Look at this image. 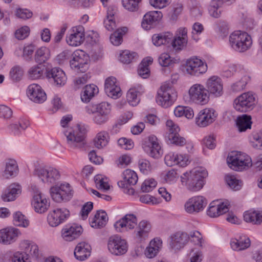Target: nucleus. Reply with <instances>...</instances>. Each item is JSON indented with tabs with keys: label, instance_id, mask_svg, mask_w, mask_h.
I'll return each mask as SVG.
<instances>
[{
	"label": "nucleus",
	"instance_id": "obj_27",
	"mask_svg": "<svg viewBox=\"0 0 262 262\" xmlns=\"http://www.w3.org/2000/svg\"><path fill=\"white\" fill-rule=\"evenodd\" d=\"M66 219L65 210L57 208L50 212L47 217V221L51 227H57L63 223Z\"/></svg>",
	"mask_w": 262,
	"mask_h": 262
},
{
	"label": "nucleus",
	"instance_id": "obj_17",
	"mask_svg": "<svg viewBox=\"0 0 262 262\" xmlns=\"http://www.w3.org/2000/svg\"><path fill=\"white\" fill-rule=\"evenodd\" d=\"M78 133L69 132L68 136H67V139L68 144L71 147L80 148L83 144L84 135L86 134V130L84 126H80L77 125Z\"/></svg>",
	"mask_w": 262,
	"mask_h": 262
},
{
	"label": "nucleus",
	"instance_id": "obj_19",
	"mask_svg": "<svg viewBox=\"0 0 262 262\" xmlns=\"http://www.w3.org/2000/svg\"><path fill=\"white\" fill-rule=\"evenodd\" d=\"M105 92L108 96L116 99L122 95L121 89L115 77L111 76L107 78L105 81Z\"/></svg>",
	"mask_w": 262,
	"mask_h": 262
},
{
	"label": "nucleus",
	"instance_id": "obj_24",
	"mask_svg": "<svg viewBox=\"0 0 262 262\" xmlns=\"http://www.w3.org/2000/svg\"><path fill=\"white\" fill-rule=\"evenodd\" d=\"M229 205L228 202L218 203L217 202L213 201L209 205L207 214L211 217H217L228 211Z\"/></svg>",
	"mask_w": 262,
	"mask_h": 262
},
{
	"label": "nucleus",
	"instance_id": "obj_64",
	"mask_svg": "<svg viewBox=\"0 0 262 262\" xmlns=\"http://www.w3.org/2000/svg\"><path fill=\"white\" fill-rule=\"evenodd\" d=\"M12 262H30L28 257L20 252H15L12 257Z\"/></svg>",
	"mask_w": 262,
	"mask_h": 262
},
{
	"label": "nucleus",
	"instance_id": "obj_12",
	"mask_svg": "<svg viewBox=\"0 0 262 262\" xmlns=\"http://www.w3.org/2000/svg\"><path fill=\"white\" fill-rule=\"evenodd\" d=\"M217 114L212 108H205L199 112L195 118L196 124L204 127L212 124L216 119Z\"/></svg>",
	"mask_w": 262,
	"mask_h": 262
},
{
	"label": "nucleus",
	"instance_id": "obj_39",
	"mask_svg": "<svg viewBox=\"0 0 262 262\" xmlns=\"http://www.w3.org/2000/svg\"><path fill=\"white\" fill-rule=\"evenodd\" d=\"M98 93V89L94 84L86 85L81 94V99L83 102H88Z\"/></svg>",
	"mask_w": 262,
	"mask_h": 262
},
{
	"label": "nucleus",
	"instance_id": "obj_2",
	"mask_svg": "<svg viewBox=\"0 0 262 262\" xmlns=\"http://www.w3.org/2000/svg\"><path fill=\"white\" fill-rule=\"evenodd\" d=\"M177 98V93L172 84L165 83L157 92V103L164 108L171 106Z\"/></svg>",
	"mask_w": 262,
	"mask_h": 262
},
{
	"label": "nucleus",
	"instance_id": "obj_1",
	"mask_svg": "<svg viewBox=\"0 0 262 262\" xmlns=\"http://www.w3.org/2000/svg\"><path fill=\"white\" fill-rule=\"evenodd\" d=\"M229 43L234 51L243 53L250 49L252 45V39L247 32L236 31L230 35Z\"/></svg>",
	"mask_w": 262,
	"mask_h": 262
},
{
	"label": "nucleus",
	"instance_id": "obj_47",
	"mask_svg": "<svg viewBox=\"0 0 262 262\" xmlns=\"http://www.w3.org/2000/svg\"><path fill=\"white\" fill-rule=\"evenodd\" d=\"M82 232L81 226L74 225L67 229V241H72L79 237Z\"/></svg>",
	"mask_w": 262,
	"mask_h": 262
},
{
	"label": "nucleus",
	"instance_id": "obj_42",
	"mask_svg": "<svg viewBox=\"0 0 262 262\" xmlns=\"http://www.w3.org/2000/svg\"><path fill=\"white\" fill-rule=\"evenodd\" d=\"M231 246L233 250L240 251L244 250L250 246V239L245 237L239 239H234L231 242Z\"/></svg>",
	"mask_w": 262,
	"mask_h": 262
},
{
	"label": "nucleus",
	"instance_id": "obj_14",
	"mask_svg": "<svg viewBox=\"0 0 262 262\" xmlns=\"http://www.w3.org/2000/svg\"><path fill=\"white\" fill-rule=\"evenodd\" d=\"M207 70V64L196 57L191 58L186 61V70L191 75L199 76L205 73Z\"/></svg>",
	"mask_w": 262,
	"mask_h": 262
},
{
	"label": "nucleus",
	"instance_id": "obj_57",
	"mask_svg": "<svg viewBox=\"0 0 262 262\" xmlns=\"http://www.w3.org/2000/svg\"><path fill=\"white\" fill-rule=\"evenodd\" d=\"M97 113L102 114L106 116L110 113L111 110V104L106 102H103L96 104Z\"/></svg>",
	"mask_w": 262,
	"mask_h": 262
},
{
	"label": "nucleus",
	"instance_id": "obj_53",
	"mask_svg": "<svg viewBox=\"0 0 262 262\" xmlns=\"http://www.w3.org/2000/svg\"><path fill=\"white\" fill-rule=\"evenodd\" d=\"M222 5V4L219 5L216 1L212 0L208 10L210 16L214 18L220 17L222 13L220 7Z\"/></svg>",
	"mask_w": 262,
	"mask_h": 262
},
{
	"label": "nucleus",
	"instance_id": "obj_36",
	"mask_svg": "<svg viewBox=\"0 0 262 262\" xmlns=\"http://www.w3.org/2000/svg\"><path fill=\"white\" fill-rule=\"evenodd\" d=\"M18 172V167L16 161L13 159H9L5 161V168L4 176L6 178L16 176Z\"/></svg>",
	"mask_w": 262,
	"mask_h": 262
},
{
	"label": "nucleus",
	"instance_id": "obj_31",
	"mask_svg": "<svg viewBox=\"0 0 262 262\" xmlns=\"http://www.w3.org/2000/svg\"><path fill=\"white\" fill-rule=\"evenodd\" d=\"M50 194L53 200L57 203H61L66 199V184L64 182L56 184L51 187Z\"/></svg>",
	"mask_w": 262,
	"mask_h": 262
},
{
	"label": "nucleus",
	"instance_id": "obj_16",
	"mask_svg": "<svg viewBox=\"0 0 262 262\" xmlns=\"http://www.w3.org/2000/svg\"><path fill=\"white\" fill-rule=\"evenodd\" d=\"M21 234L20 230L13 227H9L0 230V243L5 245L11 244L16 241Z\"/></svg>",
	"mask_w": 262,
	"mask_h": 262
},
{
	"label": "nucleus",
	"instance_id": "obj_32",
	"mask_svg": "<svg viewBox=\"0 0 262 262\" xmlns=\"http://www.w3.org/2000/svg\"><path fill=\"white\" fill-rule=\"evenodd\" d=\"M91 247L89 244L85 242H81L78 244L74 251V255L79 260L83 261L90 256Z\"/></svg>",
	"mask_w": 262,
	"mask_h": 262
},
{
	"label": "nucleus",
	"instance_id": "obj_44",
	"mask_svg": "<svg viewBox=\"0 0 262 262\" xmlns=\"http://www.w3.org/2000/svg\"><path fill=\"white\" fill-rule=\"evenodd\" d=\"M50 57V51L49 49L46 47H41L35 52V60L37 62L40 64L45 62Z\"/></svg>",
	"mask_w": 262,
	"mask_h": 262
},
{
	"label": "nucleus",
	"instance_id": "obj_4",
	"mask_svg": "<svg viewBox=\"0 0 262 262\" xmlns=\"http://www.w3.org/2000/svg\"><path fill=\"white\" fill-rule=\"evenodd\" d=\"M89 56L80 50L74 52L71 56L70 66L77 72H85L89 69Z\"/></svg>",
	"mask_w": 262,
	"mask_h": 262
},
{
	"label": "nucleus",
	"instance_id": "obj_43",
	"mask_svg": "<svg viewBox=\"0 0 262 262\" xmlns=\"http://www.w3.org/2000/svg\"><path fill=\"white\" fill-rule=\"evenodd\" d=\"M141 88L140 87L137 88H130L126 95L127 100L128 103L133 105H137L140 101L139 96L141 95V92H140Z\"/></svg>",
	"mask_w": 262,
	"mask_h": 262
},
{
	"label": "nucleus",
	"instance_id": "obj_6",
	"mask_svg": "<svg viewBox=\"0 0 262 262\" xmlns=\"http://www.w3.org/2000/svg\"><path fill=\"white\" fill-rule=\"evenodd\" d=\"M34 174L37 176L42 182L49 184H56L57 182L60 178V172L53 167L37 168L35 170Z\"/></svg>",
	"mask_w": 262,
	"mask_h": 262
},
{
	"label": "nucleus",
	"instance_id": "obj_59",
	"mask_svg": "<svg viewBox=\"0 0 262 262\" xmlns=\"http://www.w3.org/2000/svg\"><path fill=\"white\" fill-rule=\"evenodd\" d=\"M30 33V29L28 26H24L17 30L15 33L16 38L19 40L24 39L28 36Z\"/></svg>",
	"mask_w": 262,
	"mask_h": 262
},
{
	"label": "nucleus",
	"instance_id": "obj_15",
	"mask_svg": "<svg viewBox=\"0 0 262 262\" xmlns=\"http://www.w3.org/2000/svg\"><path fill=\"white\" fill-rule=\"evenodd\" d=\"M27 95L32 101L41 103L47 99V95L41 87L35 83L29 85L27 89Z\"/></svg>",
	"mask_w": 262,
	"mask_h": 262
},
{
	"label": "nucleus",
	"instance_id": "obj_51",
	"mask_svg": "<svg viewBox=\"0 0 262 262\" xmlns=\"http://www.w3.org/2000/svg\"><path fill=\"white\" fill-rule=\"evenodd\" d=\"M13 224L17 226L27 227L29 225V221L21 212L17 211L13 215Z\"/></svg>",
	"mask_w": 262,
	"mask_h": 262
},
{
	"label": "nucleus",
	"instance_id": "obj_61",
	"mask_svg": "<svg viewBox=\"0 0 262 262\" xmlns=\"http://www.w3.org/2000/svg\"><path fill=\"white\" fill-rule=\"evenodd\" d=\"M12 111L9 107L5 105H0V118L8 119L12 116Z\"/></svg>",
	"mask_w": 262,
	"mask_h": 262
},
{
	"label": "nucleus",
	"instance_id": "obj_22",
	"mask_svg": "<svg viewBox=\"0 0 262 262\" xmlns=\"http://www.w3.org/2000/svg\"><path fill=\"white\" fill-rule=\"evenodd\" d=\"M134 230V234L136 238L140 242L145 240L149 235L151 230V225L148 221H141Z\"/></svg>",
	"mask_w": 262,
	"mask_h": 262
},
{
	"label": "nucleus",
	"instance_id": "obj_63",
	"mask_svg": "<svg viewBox=\"0 0 262 262\" xmlns=\"http://www.w3.org/2000/svg\"><path fill=\"white\" fill-rule=\"evenodd\" d=\"M118 144L125 149H130L134 146V142L131 139L121 138L118 141Z\"/></svg>",
	"mask_w": 262,
	"mask_h": 262
},
{
	"label": "nucleus",
	"instance_id": "obj_21",
	"mask_svg": "<svg viewBox=\"0 0 262 262\" xmlns=\"http://www.w3.org/2000/svg\"><path fill=\"white\" fill-rule=\"evenodd\" d=\"M162 16V12L159 11L148 12L143 16L141 26L145 30H150L161 19Z\"/></svg>",
	"mask_w": 262,
	"mask_h": 262
},
{
	"label": "nucleus",
	"instance_id": "obj_13",
	"mask_svg": "<svg viewBox=\"0 0 262 262\" xmlns=\"http://www.w3.org/2000/svg\"><path fill=\"white\" fill-rule=\"evenodd\" d=\"M166 126L169 130L167 138L170 143L180 146L186 143V139L179 134L180 128L177 124L172 120H168L166 122Z\"/></svg>",
	"mask_w": 262,
	"mask_h": 262
},
{
	"label": "nucleus",
	"instance_id": "obj_28",
	"mask_svg": "<svg viewBox=\"0 0 262 262\" xmlns=\"http://www.w3.org/2000/svg\"><path fill=\"white\" fill-rule=\"evenodd\" d=\"M84 40V30L82 26L73 28L69 37V44L71 46H77Z\"/></svg>",
	"mask_w": 262,
	"mask_h": 262
},
{
	"label": "nucleus",
	"instance_id": "obj_56",
	"mask_svg": "<svg viewBox=\"0 0 262 262\" xmlns=\"http://www.w3.org/2000/svg\"><path fill=\"white\" fill-rule=\"evenodd\" d=\"M251 142L254 147L257 149L262 148V131L252 134Z\"/></svg>",
	"mask_w": 262,
	"mask_h": 262
},
{
	"label": "nucleus",
	"instance_id": "obj_10",
	"mask_svg": "<svg viewBox=\"0 0 262 262\" xmlns=\"http://www.w3.org/2000/svg\"><path fill=\"white\" fill-rule=\"evenodd\" d=\"M207 200L203 196L196 195L189 198L185 203V211L190 214H196L204 210Z\"/></svg>",
	"mask_w": 262,
	"mask_h": 262
},
{
	"label": "nucleus",
	"instance_id": "obj_18",
	"mask_svg": "<svg viewBox=\"0 0 262 262\" xmlns=\"http://www.w3.org/2000/svg\"><path fill=\"white\" fill-rule=\"evenodd\" d=\"M138 220L134 214H127L116 222L114 227L118 232H122L123 228L134 229L137 225Z\"/></svg>",
	"mask_w": 262,
	"mask_h": 262
},
{
	"label": "nucleus",
	"instance_id": "obj_3",
	"mask_svg": "<svg viewBox=\"0 0 262 262\" xmlns=\"http://www.w3.org/2000/svg\"><path fill=\"white\" fill-rule=\"evenodd\" d=\"M227 161L229 167L235 171H242L252 165V160L248 155L236 151L229 154Z\"/></svg>",
	"mask_w": 262,
	"mask_h": 262
},
{
	"label": "nucleus",
	"instance_id": "obj_25",
	"mask_svg": "<svg viewBox=\"0 0 262 262\" xmlns=\"http://www.w3.org/2000/svg\"><path fill=\"white\" fill-rule=\"evenodd\" d=\"M66 74L63 70L58 68H54L47 71L46 76L51 82L58 86L64 85V78Z\"/></svg>",
	"mask_w": 262,
	"mask_h": 262
},
{
	"label": "nucleus",
	"instance_id": "obj_45",
	"mask_svg": "<svg viewBox=\"0 0 262 262\" xmlns=\"http://www.w3.org/2000/svg\"><path fill=\"white\" fill-rule=\"evenodd\" d=\"M45 66L39 63L32 66L29 70L28 73L29 77L32 79H38L41 78L44 73Z\"/></svg>",
	"mask_w": 262,
	"mask_h": 262
},
{
	"label": "nucleus",
	"instance_id": "obj_33",
	"mask_svg": "<svg viewBox=\"0 0 262 262\" xmlns=\"http://www.w3.org/2000/svg\"><path fill=\"white\" fill-rule=\"evenodd\" d=\"M123 180L118 182L120 187H127V185H134L138 181L137 173L130 169H126L123 173Z\"/></svg>",
	"mask_w": 262,
	"mask_h": 262
},
{
	"label": "nucleus",
	"instance_id": "obj_23",
	"mask_svg": "<svg viewBox=\"0 0 262 262\" xmlns=\"http://www.w3.org/2000/svg\"><path fill=\"white\" fill-rule=\"evenodd\" d=\"M208 93L219 97L223 94V83L221 79L216 76L210 77L206 82Z\"/></svg>",
	"mask_w": 262,
	"mask_h": 262
},
{
	"label": "nucleus",
	"instance_id": "obj_26",
	"mask_svg": "<svg viewBox=\"0 0 262 262\" xmlns=\"http://www.w3.org/2000/svg\"><path fill=\"white\" fill-rule=\"evenodd\" d=\"M189 239V235L185 232H178L171 237L170 246L174 250L183 248Z\"/></svg>",
	"mask_w": 262,
	"mask_h": 262
},
{
	"label": "nucleus",
	"instance_id": "obj_50",
	"mask_svg": "<svg viewBox=\"0 0 262 262\" xmlns=\"http://www.w3.org/2000/svg\"><path fill=\"white\" fill-rule=\"evenodd\" d=\"M108 134L105 132L99 133L94 139L95 146L98 148H101L107 144Z\"/></svg>",
	"mask_w": 262,
	"mask_h": 262
},
{
	"label": "nucleus",
	"instance_id": "obj_7",
	"mask_svg": "<svg viewBox=\"0 0 262 262\" xmlns=\"http://www.w3.org/2000/svg\"><path fill=\"white\" fill-rule=\"evenodd\" d=\"M190 99L193 102L205 104L209 99V93L204 86L200 84H193L189 90Z\"/></svg>",
	"mask_w": 262,
	"mask_h": 262
},
{
	"label": "nucleus",
	"instance_id": "obj_20",
	"mask_svg": "<svg viewBox=\"0 0 262 262\" xmlns=\"http://www.w3.org/2000/svg\"><path fill=\"white\" fill-rule=\"evenodd\" d=\"M187 41V29L186 28H180L177 30L176 35L172 38L171 44L173 49L180 51L186 47Z\"/></svg>",
	"mask_w": 262,
	"mask_h": 262
},
{
	"label": "nucleus",
	"instance_id": "obj_34",
	"mask_svg": "<svg viewBox=\"0 0 262 262\" xmlns=\"http://www.w3.org/2000/svg\"><path fill=\"white\" fill-rule=\"evenodd\" d=\"M21 186L16 184L11 185L7 190L2 195L3 200L5 202L14 201L21 193Z\"/></svg>",
	"mask_w": 262,
	"mask_h": 262
},
{
	"label": "nucleus",
	"instance_id": "obj_38",
	"mask_svg": "<svg viewBox=\"0 0 262 262\" xmlns=\"http://www.w3.org/2000/svg\"><path fill=\"white\" fill-rule=\"evenodd\" d=\"M162 243V241L158 238H154L151 241L145 251V255L149 258L154 257L161 248Z\"/></svg>",
	"mask_w": 262,
	"mask_h": 262
},
{
	"label": "nucleus",
	"instance_id": "obj_60",
	"mask_svg": "<svg viewBox=\"0 0 262 262\" xmlns=\"http://www.w3.org/2000/svg\"><path fill=\"white\" fill-rule=\"evenodd\" d=\"M177 159H179L177 154L169 153L165 157V163L168 166L170 167L176 165L179 163L177 161Z\"/></svg>",
	"mask_w": 262,
	"mask_h": 262
},
{
	"label": "nucleus",
	"instance_id": "obj_37",
	"mask_svg": "<svg viewBox=\"0 0 262 262\" xmlns=\"http://www.w3.org/2000/svg\"><path fill=\"white\" fill-rule=\"evenodd\" d=\"M244 220L254 225H260L262 223V211L255 210L248 211L244 214Z\"/></svg>",
	"mask_w": 262,
	"mask_h": 262
},
{
	"label": "nucleus",
	"instance_id": "obj_8",
	"mask_svg": "<svg viewBox=\"0 0 262 262\" xmlns=\"http://www.w3.org/2000/svg\"><path fill=\"white\" fill-rule=\"evenodd\" d=\"M255 104L254 96L250 93H244L234 101V108L240 112H246L252 110Z\"/></svg>",
	"mask_w": 262,
	"mask_h": 262
},
{
	"label": "nucleus",
	"instance_id": "obj_62",
	"mask_svg": "<svg viewBox=\"0 0 262 262\" xmlns=\"http://www.w3.org/2000/svg\"><path fill=\"white\" fill-rule=\"evenodd\" d=\"M189 239L194 244L202 246V236L198 231H195L190 233Z\"/></svg>",
	"mask_w": 262,
	"mask_h": 262
},
{
	"label": "nucleus",
	"instance_id": "obj_55",
	"mask_svg": "<svg viewBox=\"0 0 262 262\" xmlns=\"http://www.w3.org/2000/svg\"><path fill=\"white\" fill-rule=\"evenodd\" d=\"M141 0H122L123 6L130 12H134L138 9V5Z\"/></svg>",
	"mask_w": 262,
	"mask_h": 262
},
{
	"label": "nucleus",
	"instance_id": "obj_11",
	"mask_svg": "<svg viewBox=\"0 0 262 262\" xmlns=\"http://www.w3.org/2000/svg\"><path fill=\"white\" fill-rule=\"evenodd\" d=\"M107 247L109 251L114 255H122L127 251V244L125 239L114 235L110 237Z\"/></svg>",
	"mask_w": 262,
	"mask_h": 262
},
{
	"label": "nucleus",
	"instance_id": "obj_5",
	"mask_svg": "<svg viewBox=\"0 0 262 262\" xmlns=\"http://www.w3.org/2000/svg\"><path fill=\"white\" fill-rule=\"evenodd\" d=\"M182 183H186L188 190L197 191L202 188L204 182L202 176L198 170L186 172L181 176Z\"/></svg>",
	"mask_w": 262,
	"mask_h": 262
},
{
	"label": "nucleus",
	"instance_id": "obj_41",
	"mask_svg": "<svg viewBox=\"0 0 262 262\" xmlns=\"http://www.w3.org/2000/svg\"><path fill=\"white\" fill-rule=\"evenodd\" d=\"M127 31L128 28L126 27L117 29L110 36V39L111 43L115 46L121 45L123 41L122 37L127 33Z\"/></svg>",
	"mask_w": 262,
	"mask_h": 262
},
{
	"label": "nucleus",
	"instance_id": "obj_54",
	"mask_svg": "<svg viewBox=\"0 0 262 262\" xmlns=\"http://www.w3.org/2000/svg\"><path fill=\"white\" fill-rule=\"evenodd\" d=\"M226 181L229 187L235 190L240 189L242 182L237 180L234 176L227 175Z\"/></svg>",
	"mask_w": 262,
	"mask_h": 262
},
{
	"label": "nucleus",
	"instance_id": "obj_49",
	"mask_svg": "<svg viewBox=\"0 0 262 262\" xmlns=\"http://www.w3.org/2000/svg\"><path fill=\"white\" fill-rule=\"evenodd\" d=\"M138 55L136 52L124 50L120 54L119 60L122 63L128 64L136 59Z\"/></svg>",
	"mask_w": 262,
	"mask_h": 262
},
{
	"label": "nucleus",
	"instance_id": "obj_9",
	"mask_svg": "<svg viewBox=\"0 0 262 262\" xmlns=\"http://www.w3.org/2000/svg\"><path fill=\"white\" fill-rule=\"evenodd\" d=\"M33 191V200L32 205L35 212L38 213H43L47 211L50 206V202L40 192L35 185L31 186Z\"/></svg>",
	"mask_w": 262,
	"mask_h": 262
},
{
	"label": "nucleus",
	"instance_id": "obj_30",
	"mask_svg": "<svg viewBox=\"0 0 262 262\" xmlns=\"http://www.w3.org/2000/svg\"><path fill=\"white\" fill-rule=\"evenodd\" d=\"M19 246L23 251V253L28 257L30 256L36 258L38 257V247L34 242L29 240H24L20 242Z\"/></svg>",
	"mask_w": 262,
	"mask_h": 262
},
{
	"label": "nucleus",
	"instance_id": "obj_58",
	"mask_svg": "<svg viewBox=\"0 0 262 262\" xmlns=\"http://www.w3.org/2000/svg\"><path fill=\"white\" fill-rule=\"evenodd\" d=\"M157 185L156 181L153 179L146 180L142 183L141 189L144 192H148L152 190Z\"/></svg>",
	"mask_w": 262,
	"mask_h": 262
},
{
	"label": "nucleus",
	"instance_id": "obj_40",
	"mask_svg": "<svg viewBox=\"0 0 262 262\" xmlns=\"http://www.w3.org/2000/svg\"><path fill=\"white\" fill-rule=\"evenodd\" d=\"M251 117L247 115H243L237 117L236 125L241 132H245L251 127Z\"/></svg>",
	"mask_w": 262,
	"mask_h": 262
},
{
	"label": "nucleus",
	"instance_id": "obj_35",
	"mask_svg": "<svg viewBox=\"0 0 262 262\" xmlns=\"http://www.w3.org/2000/svg\"><path fill=\"white\" fill-rule=\"evenodd\" d=\"M107 221L108 217L106 213L103 210H98L90 223L92 227L101 228L105 226Z\"/></svg>",
	"mask_w": 262,
	"mask_h": 262
},
{
	"label": "nucleus",
	"instance_id": "obj_29",
	"mask_svg": "<svg viewBox=\"0 0 262 262\" xmlns=\"http://www.w3.org/2000/svg\"><path fill=\"white\" fill-rule=\"evenodd\" d=\"M147 146L148 149L147 152L150 157L155 159H159L161 157L163 151L156 136H151L148 137Z\"/></svg>",
	"mask_w": 262,
	"mask_h": 262
},
{
	"label": "nucleus",
	"instance_id": "obj_46",
	"mask_svg": "<svg viewBox=\"0 0 262 262\" xmlns=\"http://www.w3.org/2000/svg\"><path fill=\"white\" fill-rule=\"evenodd\" d=\"M174 114L176 117L185 116L187 119H191L194 116V112L191 108L183 106L176 107L174 110Z\"/></svg>",
	"mask_w": 262,
	"mask_h": 262
},
{
	"label": "nucleus",
	"instance_id": "obj_52",
	"mask_svg": "<svg viewBox=\"0 0 262 262\" xmlns=\"http://www.w3.org/2000/svg\"><path fill=\"white\" fill-rule=\"evenodd\" d=\"M179 60L172 58L167 53H162L159 57V62L162 67H168L179 62Z\"/></svg>",
	"mask_w": 262,
	"mask_h": 262
},
{
	"label": "nucleus",
	"instance_id": "obj_48",
	"mask_svg": "<svg viewBox=\"0 0 262 262\" xmlns=\"http://www.w3.org/2000/svg\"><path fill=\"white\" fill-rule=\"evenodd\" d=\"M24 75V70L19 66H15L11 68L9 73L10 79L14 82L20 81Z\"/></svg>",
	"mask_w": 262,
	"mask_h": 262
}]
</instances>
